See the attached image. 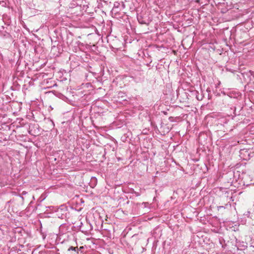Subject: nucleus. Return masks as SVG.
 Wrapping results in <instances>:
<instances>
[{
  "instance_id": "nucleus-8",
  "label": "nucleus",
  "mask_w": 254,
  "mask_h": 254,
  "mask_svg": "<svg viewBox=\"0 0 254 254\" xmlns=\"http://www.w3.org/2000/svg\"><path fill=\"white\" fill-rule=\"evenodd\" d=\"M27 193V192L26 191H22L21 195H24L26 194Z\"/></svg>"
},
{
  "instance_id": "nucleus-12",
  "label": "nucleus",
  "mask_w": 254,
  "mask_h": 254,
  "mask_svg": "<svg viewBox=\"0 0 254 254\" xmlns=\"http://www.w3.org/2000/svg\"><path fill=\"white\" fill-rule=\"evenodd\" d=\"M92 179L93 180L96 181V179L95 177H93V178H92Z\"/></svg>"
},
{
  "instance_id": "nucleus-11",
  "label": "nucleus",
  "mask_w": 254,
  "mask_h": 254,
  "mask_svg": "<svg viewBox=\"0 0 254 254\" xmlns=\"http://www.w3.org/2000/svg\"><path fill=\"white\" fill-rule=\"evenodd\" d=\"M225 208V207L223 206H220L218 207V209L219 208Z\"/></svg>"
},
{
  "instance_id": "nucleus-7",
  "label": "nucleus",
  "mask_w": 254,
  "mask_h": 254,
  "mask_svg": "<svg viewBox=\"0 0 254 254\" xmlns=\"http://www.w3.org/2000/svg\"><path fill=\"white\" fill-rule=\"evenodd\" d=\"M250 211H247L245 214V215H246V216H247L248 217H250Z\"/></svg>"
},
{
  "instance_id": "nucleus-9",
  "label": "nucleus",
  "mask_w": 254,
  "mask_h": 254,
  "mask_svg": "<svg viewBox=\"0 0 254 254\" xmlns=\"http://www.w3.org/2000/svg\"><path fill=\"white\" fill-rule=\"evenodd\" d=\"M118 94H119V95H121V96L122 97H123V96L122 95V94H124V93H123V92H119Z\"/></svg>"
},
{
  "instance_id": "nucleus-6",
  "label": "nucleus",
  "mask_w": 254,
  "mask_h": 254,
  "mask_svg": "<svg viewBox=\"0 0 254 254\" xmlns=\"http://www.w3.org/2000/svg\"><path fill=\"white\" fill-rule=\"evenodd\" d=\"M0 4L2 5L3 6H5L6 5V2L4 1H0Z\"/></svg>"
},
{
  "instance_id": "nucleus-10",
  "label": "nucleus",
  "mask_w": 254,
  "mask_h": 254,
  "mask_svg": "<svg viewBox=\"0 0 254 254\" xmlns=\"http://www.w3.org/2000/svg\"><path fill=\"white\" fill-rule=\"evenodd\" d=\"M20 197L22 198V200H23V199H24V197H23V195H21V194H20Z\"/></svg>"
},
{
  "instance_id": "nucleus-1",
  "label": "nucleus",
  "mask_w": 254,
  "mask_h": 254,
  "mask_svg": "<svg viewBox=\"0 0 254 254\" xmlns=\"http://www.w3.org/2000/svg\"><path fill=\"white\" fill-rule=\"evenodd\" d=\"M67 209L66 207L64 206H61L56 211V216L61 219H64L66 217Z\"/></svg>"
},
{
  "instance_id": "nucleus-4",
  "label": "nucleus",
  "mask_w": 254,
  "mask_h": 254,
  "mask_svg": "<svg viewBox=\"0 0 254 254\" xmlns=\"http://www.w3.org/2000/svg\"><path fill=\"white\" fill-rule=\"evenodd\" d=\"M120 4L119 2H115L114 4V7L112 9V10L115 11L116 8H118L120 6Z\"/></svg>"
},
{
  "instance_id": "nucleus-5",
  "label": "nucleus",
  "mask_w": 254,
  "mask_h": 254,
  "mask_svg": "<svg viewBox=\"0 0 254 254\" xmlns=\"http://www.w3.org/2000/svg\"><path fill=\"white\" fill-rule=\"evenodd\" d=\"M76 247H73L72 246H71L69 248V249H68V251H76Z\"/></svg>"
},
{
  "instance_id": "nucleus-3",
  "label": "nucleus",
  "mask_w": 254,
  "mask_h": 254,
  "mask_svg": "<svg viewBox=\"0 0 254 254\" xmlns=\"http://www.w3.org/2000/svg\"><path fill=\"white\" fill-rule=\"evenodd\" d=\"M137 20L139 23L141 24H146V22L145 20H143V18L141 16H137Z\"/></svg>"
},
{
  "instance_id": "nucleus-2",
  "label": "nucleus",
  "mask_w": 254,
  "mask_h": 254,
  "mask_svg": "<svg viewBox=\"0 0 254 254\" xmlns=\"http://www.w3.org/2000/svg\"><path fill=\"white\" fill-rule=\"evenodd\" d=\"M193 94L195 95L196 98L198 101H201L203 99V96L201 94H199L198 92L197 91H194L193 92Z\"/></svg>"
}]
</instances>
